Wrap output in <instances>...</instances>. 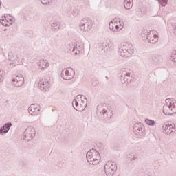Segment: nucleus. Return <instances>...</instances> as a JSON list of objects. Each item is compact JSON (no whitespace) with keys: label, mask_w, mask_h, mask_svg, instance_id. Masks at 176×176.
I'll return each mask as SVG.
<instances>
[{"label":"nucleus","mask_w":176,"mask_h":176,"mask_svg":"<svg viewBox=\"0 0 176 176\" xmlns=\"http://www.w3.org/2000/svg\"><path fill=\"white\" fill-rule=\"evenodd\" d=\"M96 115L101 120H108L113 117V110L111 106L101 104L97 107Z\"/></svg>","instance_id":"f257e3e1"},{"label":"nucleus","mask_w":176,"mask_h":176,"mask_svg":"<svg viewBox=\"0 0 176 176\" xmlns=\"http://www.w3.org/2000/svg\"><path fill=\"white\" fill-rule=\"evenodd\" d=\"M72 105L76 111L82 112L85 111L86 107H87V98H86L85 96L78 95L72 102Z\"/></svg>","instance_id":"f03ea898"},{"label":"nucleus","mask_w":176,"mask_h":176,"mask_svg":"<svg viewBox=\"0 0 176 176\" xmlns=\"http://www.w3.org/2000/svg\"><path fill=\"white\" fill-rule=\"evenodd\" d=\"M118 53L121 57L127 58L134 54V46L129 43H121L118 47Z\"/></svg>","instance_id":"7ed1b4c3"},{"label":"nucleus","mask_w":176,"mask_h":176,"mask_svg":"<svg viewBox=\"0 0 176 176\" xmlns=\"http://www.w3.org/2000/svg\"><path fill=\"white\" fill-rule=\"evenodd\" d=\"M142 39L146 41L147 39L149 43H157L159 42V33L156 30L142 31L140 34Z\"/></svg>","instance_id":"20e7f679"},{"label":"nucleus","mask_w":176,"mask_h":176,"mask_svg":"<svg viewBox=\"0 0 176 176\" xmlns=\"http://www.w3.org/2000/svg\"><path fill=\"white\" fill-rule=\"evenodd\" d=\"M87 160L89 164L96 166L100 163L101 155L97 150L92 148L87 153Z\"/></svg>","instance_id":"39448f33"},{"label":"nucleus","mask_w":176,"mask_h":176,"mask_svg":"<svg viewBox=\"0 0 176 176\" xmlns=\"http://www.w3.org/2000/svg\"><path fill=\"white\" fill-rule=\"evenodd\" d=\"M166 104L163 107L164 115H174L176 113V100L174 99H166Z\"/></svg>","instance_id":"423d86ee"},{"label":"nucleus","mask_w":176,"mask_h":176,"mask_svg":"<svg viewBox=\"0 0 176 176\" xmlns=\"http://www.w3.org/2000/svg\"><path fill=\"white\" fill-rule=\"evenodd\" d=\"M124 28V22L118 18L112 19L109 24V28L112 32H119V31H122V29Z\"/></svg>","instance_id":"0eeeda50"},{"label":"nucleus","mask_w":176,"mask_h":176,"mask_svg":"<svg viewBox=\"0 0 176 176\" xmlns=\"http://www.w3.org/2000/svg\"><path fill=\"white\" fill-rule=\"evenodd\" d=\"M104 170L107 176H113L118 170V165L115 162L109 161L104 165Z\"/></svg>","instance_id":"6e6552de"},{"label":"nucleus","mask_w":176,"mask_h":176,"mask_svg":"<svg viewBox=\"0 0 176 176\" xmlns=\"http://www.w3.org/2000/svg\"><path fill=\"white\" fill-rule=\"evenodd\" d=\"M35 135H36V131L32 126H28L23 133V138L25 141H32L35 138Z\"/></svg>","instance_id":"1a4fd4ad"},{"label":"nucleus","mask_w":176,"mask_h":176,"mask_svg":"<svg viewBox=\"0 0 176 176\" xmlns=\"http://www.w3.org/2000/svg\"><path fill=\"white\" fill-rule=\"evenodd\" d=\"M93 27V22L86 18H83L80 21L79 24V28L80 31H82V32H89L90 30H91Z\"/></svg>","instance_id":"9d476101"},{"label":"nucleus","mask_w":176,"mask_h":176,"mask_svg":"<svg viewBox=\"0 0 176 176\" xmlns=\"http://www.w3.org/2000/svg\"><path fill=\"white\" fill-rule=\"evenodd\" d=\"M99 48L103 53H109L111 50H115V43L112 41H104L100 43Z\"/></svg>","instance_id":"9b49d317"},{"label":"nucleus","mask_w":176,"mask_h":176,"mask_svg":"<svg viewBox=\"0 0 176 176\" xmlns=\"http://www.w3.org/2000/svg\"><path fill=\"white\" fill-rule=\"evenodd\" d=\"M60 76L64 80H71L75 76V70L71 67L63 69L61 72Z\"/></svg>","instance_id":"f8f14e48"},{"label":"nucleus","mask_w":176,"mask_h":176,"mask_svg":"<svg viewBox=\"0 0 176 176\" xmlns=\"http://www.w3.org/2000/svg\"><path fill=\"white\" fill-rule=\"evenodd\" d=\"M162 131L166 135H173L176 131L175 124L173 122H166L162 126Z\"/></svg>","instance_id":"ddd939ff"},{"label":"nucleus","mask_w":176,"mask_h":176,"mask_svg":"<svg viewBox=\"0 0 176 176\" xmlns=\"http://www.w3.org/2000/svg\"><path fill=\"white\" fill-rule=\"evenodd\" d=\"M11 85L14 87H21L24 85V76L21 74H15L12 78Z\"/></svg>","instance_id":"4468645a"},{"label":"nucleus","mask_w":176,"mask_h":176,"mask_svg":"<svg viewBox=\"0 0 176 176\" xmlns=\"http://www.w3.org/2000/svg\"><path fill=\"white\" fill-rule=\"evenodd\" d=\"M133 130L136 137H143L144 134H145V126L141 122L135 123Z\"/></svg>","instance_id":"2eb2a0df"},{"label":"nucleus","mask_w":176,"mask_h":176,"mask_svg":"<svg viewBox=\"0 0 176 176\" xmlns=\"http://www.w3.org/2000/svg\"><path fill=\"white\" fill-rule=\"evenodd\" d=\"M38 87L41 91L50 90V81L47 78H41L38 81Z\"/></svg>","instance_id":"dca6fc26"},{"label":"nucleus","mask_w":176,"mask_h":176,"mask_svg":"<svg viewBox=\"0 0 176 176\" xmlns=\"http://www.w3.org/2000/svg\"><path fill=\"white\" fill-rule=\"evenodd\" d=\"M0 23L4 27H10V25H12L14 23V18L10 14H7L1 18Z\"/></svg>","instance_id":"f3484780"},{"label":"nucleus","mask_w":176,"mask_h":176,"mask_svg":"<svg viewBox=\"0 0 176 176\" xmlns=\"http://www.w3.org/2000/svg\"><path fill=\"white\" fill-rule=\"evenodd\" d=\"M28 112L32 116H38L41 113V105L32 104L28 107Z\"/></svg>","instance_id":"a211bd4d"},{"label":"nucleus","mask_w":176,"mask_h":176,"mask_svg":"<svg viewBox=\"0 0 176 176\" xmlns=\"http://www.w3.org/2000/svg\"><path fill=\"white\" fill-rule=\"evenodd\" d=\"M37 66L40 71H45L47 69L48 67H50V63H49V60L47 59L42 58L37 62Z\"/></svg>","instance_id":"6ab92c4d"},{"label":"nucleus","mask_w":176,"mask_h":176,"mask_svg":"<svg viewBox=\"0 0 176 176\" xmlns=\"http://www.w3.org/2000/svg\"><path fill=\"white\" fill-rule=\"evenodd\" d=\"M138 159V154L136 152L131 151L126 155V160L128 163H132V162H135Z\"/></svg>","instance_id":"aec40b11"},{"label":"nucleus","mask_w":176,"mask_h":176,"mask_svg":"<svg viewBox=\"0 0 176 176\" xmlns=\"http://www.w3.org/2000/svg\"><path fill=\"white\" fill-rule=\"evenodd\" d=\"M129 76H127L126 73L125 74L122 75L120 80L121 83L122 85H125V86H127V85H130V83L134 82V78H130V80H129Z\"/></svg>","instance_id":"412c9836"},{"label":"nucleus","mask_w":176,"mask_h":176,"mask_svg":"<svg viewBox=\"0 0 176 176\" xmlns=\"http://www.w3.org/2000/svg\"><path fill=\"white\" fill-rule=\"evenodd\" d=\"M12 127V123H7L3 125V127L0 129V135H3V134H6L10 128Z\"/></svg>","instance_id":"4be33fe9"},{"label":"nucleus","mask_w":176,"mask_h":176,"mask_svg":"<svg viewBox=\"0 0 176 176\" xmlns=\"http://www.w3.org/2000/svg\"><path fill=\"white\" fill-rule=\"evenodd\" d=\"M83 50V44H77L73 48V52L74 54H80V52H82Z\"/></svg>","instance_id":"5701e85b"},{"label":"nucleus","mask_w":176,"mask_h":176,"mask_svg":"<svg viewBox=\"0 0 176 176\" xmlns=\"http://www.w3.org/2000/svg\"><path fill=\"white\" fill-rule=\"evenodd\" d=\"M133 5H134L133 0H124V7L125 9H127L128 10L131 9Z\"/></svg>","instance_id":"b1692460"},{"label":"nucleus","mask_w":176,"mask_h":176,"mask_svg":"<svg viewBox=\"0 0 176 176\" xmlns=\"http://www.w3.org/2000/svg\"><path fill=\"white\" fill-rule=\"evenodd\" d=\"M8 58H9L10 61H12L14 63H17V61H19V57L14 53H10L8 55Z\"/></svg>","instance_id":"393cba45"},{"label":"nucleus","mask_w":176,"mask_h":176,"mask_svg":"<svg viewBox=\"0 0 176 176\" xmlns=\"http://www.w3.org/2000/svg\"><path fill=\"white\" fill-rule=\"evenodd\" d=\"M51 30L52 31H58L60 30V23L57 21H54L51 24Z\"/></svg>","instance_id":"a878e982"},{"label":"nucleus","mask_w":176,"mask_h":176,"mask_svg":"<svg viewBox=\"0 0 176 176\" xmlns=\"http://www.w3.org/2000/svg\"><path fill=\"white\" fill-rule=\"evenodd\" d=\"M144 123H146V124H147V126H156V122H155V120H151L148 118L145 119Z\"/></svg>","instance_id":"bb28decb"},{"label":"nucleus","mask_w":176,"mask_h":176,"mask_svg":"<svg viewBox=\"0 0 176 176\" xmlns=\"http://www.w3.org/2000/svg\"><path fill=\"white\" fill-rule=\"evenodd\" d=\"M72 16H73V17H78V16H80V9L74 8L72 12Z\"/></svg>","instance_id":"cd10ccee"},{"label":"nucleus","mask_w":176,"mask_h":176,"mask_svg":"<svg viewBox=\"0 0 176 176\" xmlns=\"http://www.w3.org/2000/svg\"><path fill=\"white\" fill-rule=\"evenodd\" d=\"M170 60H171V61L176 63V50L173 51V52L170 55Z\"/></svg>","instance_id":"c85d7f7f"},{"label":"nucleus","mask_w":176,"mask_h":176,"mask_svg":"<svg viewBox=\"0 0 176 176\" xmlns=\"http://www.w3.org/2000/svg\"><path fill=\"white\" fill-rule=\"evenodd\" d=\"M6 73L5 71L0 69V83L1 82H3V78L5 77Z\"/></svg>","instance_id":"c756f323"},{"label":"nucleus","mask_w":176,"mask_h":176,"mask_svg":"<svg viewBox=\"0 0 176 176\" xmlns=\"http://www.w3.org/2000/svg\"><path fill=\"white\" fill-rule=\"evenodd\" d=\"M158 2L160 6H166L167 5V2H168V0H158Z\"/></svg>","instance_id":"7c9ffc66"},{"label":"nucleus","mask_w":176,"mask_h":176,"mask_svg":"<svg viewBox=\"0 0 176 176\" xmlns=\"http://www.w3.org/2000/svg\"><path fill=\"white\" fill-rule=\"evenodd\" d=\"M41 2L43 5H49L52 2V0H41Z\"/></svg>","instance_id":"2f4dec72"},{"label":"nucleus","mask_w":176,"mask_h":176,"mask_svg":"<svg viewBox=\"0 0 176 176\" xmlns=\"http://www.w3.org/2000/svg\"><path fill=\"white\" fill-rule=\"evenodd\" d=\"M172 27H173V33L175 34V35H176V24L173 23L172 25Z\"/></svg>","instance_id":"473e14b6"},{"label":"nucleus","mask_w":176,"mask_h":176,"mask_svg":"<svg viewBox=\"0 0 176 176\" xmlns=\"http://www.w3.org/2000/svg\"><path fill=\"white\" fill-rule=\"evenodd\" d=\"M126 76H129L128 78V80H130L131 78H134V76H133V74H130V73H126Z\"/></svg>","instance_id":"72a5a7b5"},{"label":"nucleus","mask_w":176,"mask_h":176,"mask_svg":"<svg viewBox=\"0 0 176 176\" xmlns=\"http://www.w3.org/2000/svg\"><path fill=\"white\" fill-rule=\"evenodd\" d=\"M17 64V62H11L10 63V67H13L14 65H16Z\"/></svg>","instance_id":"f704fd0d"},{"label":"nucleus","mask_w":176,"mask_h":176,"mask_svg":"<svg viewBox=\"0 0 176 176\" xmlns=\"http://www.w3.org/2000/svg\"><path fill=\"white\" fill-rule=\"evenodd\" d=\"M5 22L6 23V20L4 19V23H5Z\"/></svg>","instance_id":"c9c22d12"}]
</instances>
